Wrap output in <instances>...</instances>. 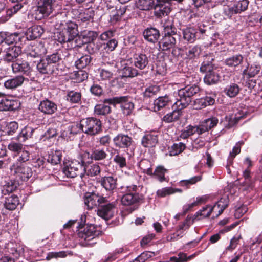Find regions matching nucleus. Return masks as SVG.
Instances as JSON below:
<instances>
[{"mask_svg":"<svg viewBox=\"0 0 262 262\" xmlns=\"http://www.w3.org/2000/svg\"><path fill=\"white\" fill-rule=\"evenodd\" d=\"M55 37L61 43H67L69 49L81 47L84 43L79 35L78 25L72 21L67 22L63 28L56 33Z\"/></svg>","mask_w":262,"mask_h":262,"instance_id":"obj_1","label":"nucleus"},{"mask_svg":"<svg viewBox=\"0 0 262 262\" xmlns=\"http://www.w3.org/2000/svg\"><path fill=\"white\" fill-rule=\"evenodd\" d=\"M101 233L95 225H87L83 229L81 228L79 231L78 237L82 246H92L97 243L98 237Z\"/></svg>","mask_w":262,"mask_h":262,"instance_id":"obj_2","label":"nucleus"},{"mask_svg":"<svg viewBox=\"0 0 262 262\" xmlns=\"http://www.w3.org/2000/svg\"><path fill=\"white\" fill-rule=\"evenodd\" d=\"M177 29L170 23H166L163 25V31L162 32V38L159 42V46L163 51H166L173 48L176 43V38L173 35H177Z\"/></svg>","mask_w":262,"mask_h":262,"instance_id":"obj_3","label":"nucleus"},{"mask_svg":"<svg viewBox=\"0 0 262 262\" xmlns=\"http://www.w3.org/2000/svg\"><path fill=\"white\" fill-rule=\"evenodd\" d=\"M62 52L58 51L48 55L41 59L37 64L38 70L42 74H48L54 71V68L62 60Z\"/></svg>","mask_w":262,"mask_h":262,"instance_id":"obj_4","label":"nucleus"},{"mask_svg":"<svg viewBox=\"0 0 262 262\" xmlns=\"http://www.w3.org/2000/svg\"><path fill=\"white\" fill-rule=\"evenodd\" d=\"M79 126L83 133L90 136L97 135L102 130L101 121L94 117L82 119Z\"/></svg>","mask_w":262,"mask_h":262,"instance_id":"obj_5","label":"nucleus"},{"mask_svg":"<svg viewBox=\"0 0 262 262\" xmlns=\"http://www.w3.org/2000/svg\"><path fill=\"white\" fill-rule=\"evenodd\" d=\"M54 0H38L36 9L35 10V18L40 20L48 17L54 8Z\"/></svg>","mask_w":262,"mask_h":262,"instance_id":"obj_6","label":"nucleus"},{"mask_svg":"<svg viewBox=\"0 0 262 262\" xmlns=\"http://www.w3.org/2000/svg\"><path fill=\"white\" fill-rule=\"evenodd\" d=\"M104 103L113 104H120L121 107L125 115H129L134 108V105L130 99L126 96L115 97L105 99Z\"/></svg>","mask_w":262,"mask_h":262,"instance_id":"obj_7","label":"nucleus"},{"mask_svg":"<svg viewBox=\"0 0 262 262\" xmlns=\"http://www.w3.org/2000/svg\"><path fill=\"white\" fill-rule=\"evenodd\" d=\"M137 187L135 185L126 186L127 192L123 195L121 199V202L123 205L129 206L139 202L143 199V195L138 193H133L136 191Z\"/></svg>","mask_w":262,"mask_h":262,"instance_id":"obj_8","label":"nucleus"},{"mask_svg":"<svg viewBox=\"0 0 262 262\" xmlns=\"http://www.w3.org/2000/svg\"><path fill=\"white\" fill-rule=\"evenodd\" d=\"M83 168L76 159H73L64 162L62 171L69 178H75L79 174L82 178L83 174L80 172V170H83Z\"/></svg>","mask_w":262,"mask_h":262,"instance_id":"obj_9","label":"nucleus"},{"mask_svg":"<svg viewBox=\"0 0 262 262\" xmlns=\"http://www.w3.org/2000/svg\"><path fill=\"white\" fill-rule=\"evenodd\" d=\"M248 0L235 1L224 8V14L228 17H231L233 14L240 13L245 11L248 6Z\"/></svg>","mask_w":262,"mask_h":262,"instance_id":"obj_10","label":"nucleus"},{"mask_svg":"<svg viewBox=\"0 0 262 262\" xmlns=\"http://www.w3.org/2000/svg\"><path fill=\"white\" fill-rule=\"evenodd\" d=\"M10 170L11 173L16 179L23 181H26L31 177L33 172L31 167L27 164H23L16 166H10Z\"/></svg>","mask_w":262,"mask_h":262,"instance_id":"obj_11","label":"nucleus"},{"mask_svg":"<svg viewBox=\"0 0 262 262\" xmlns=\"http://www.w3.org/2000/svg\"><path fill=\"white\" fill-rule=\"evenodd\" d=\"M14 5L6 10V14L4 17V21H8L14 14L21 10L25 5L28 4L29 0H9Z\"/></svg>","mask_w":262,"mask_h":262,"instance_id":"obj_12","label":"nucleus"},{"mask_svg":"<svg viewBox=\"0 0 262 262\" xmlns=\"http://www.w3.org/2000/svg\"><path fill=\"white\" fill-rule=\"evenodd\" d=\"M115 202L102 203L98 205L97 214L98 216L107 220L113 216L114 209L115 207Z\"/></svg>","mask_w":262,"mask_h":262,"instance_id":"obj_13","label":"nucleus"},{"mask_svg":"<svg viewBox=\"0 0 262 262\" xmlns=\"http://www.w3.org/2000/svg\"><path fill=\"white\" fill-rule=\"evenodd\" d=\"M84 202L88 209H91L94 207L106 203L105 198L98 196L94 193H86L84 196Z\"/></svg>","mask_w":262,"mask_h":262,"instance_id":"obj_14","label":"nucleus"},{"mask_svg":"<svg viewBox=\"0 0 262 262\" xmlns=\"http://www.w3.org/2000/svg\"><path fill=\"white\" fill-rule=\"evenodd\" d=\"M4 53L5 54L3 56L4 60L9 62H13L21 54V48L19 45H14L6 48Z\"/></svg>","mask_w":262,"mask_h":262,"instance_id":"obj_15","label":"nucleus"},{"mask_svg":"<svg viewBox=\"0 0 262 262\" xmlns=\"http://www.w3.org/2000/svg\"><path fill=\"white\" fill-rule=\"evenodd\" d=\"M171 1H164L163 2L155 3L153 8L154 14L157 17H162L167 15L171 11L170 5L169 2Z\"/></svg>","mask_w":262,"mask_h":262,"instance_id":"obj_16","label":"nucleus"},{"mask_svg":"<svg viewBox=\"0 0 262 262\" xmlns=\"http://www.w3.org/2000/svg\"><path fill=\"white\" fill-rule=\"evenodd\" d=\"M213 59L212 58H208L206 61H204L200 67V71L203 73L207 74L204 77V82H217V80L212 78L213 66L211 63Z\"/></svg>","mask_w":262,"mask_h":262,"instance_id":"obj_17","label":"nucleus"},{"mask_svg":"<svg viewBox=\"0 0 262 262\" xmlns=\"http://www.w3.org/2000/svg\"><path fill=\"white\" fill-rule=\"evenodd\" d=\"M5 36L6 45L21 46L26 41L25 36L21 33L5 32Z\"/></svg>","mask_w":262,"mask_h":262,"instance_id":"obj_18","label":"nucleus"},{"mask_svg":"<svg viewBox=\"0 0 262 262\" xmlns=\"http://www.w3.org/2000/svg\"><path fill=\"white\" fill-rule=\"evenodd\" d=\"M113 141L114 145L120 148L129 147L133 142L130 137L123 134H119L113 138Z\"/></svg>","mask_w":262,"mask_h":262,"instance_id":"obj_19","label":"nucleus"},{"mask_svg":"<svg viewBox=\"0 0 262 262\" xmlns=\"http://www.w3.org/2000/svg\"><path fill=\"white\" fill-rule=\"evenodd\" d=\"M150 56L143 53H136L133 56V62L135 67L140 69H145L149 62Z\"/></svg>","mask_w":262,"mask_h":262,"instance_id":"obj_20","label":"nucleus"},{"mask_svg":"<svg viewBox=\"0 0 262 262\" xmlns=\"http://www.w3.org/2000/svg\"><path fill=\"white\" fill-rule=\"evenodd\" d=\"M158 142V135L152 132L145 133L141 139V145L145 148L154 147Z\"/></svg>","mask_w":262,"mask_h":262,"instance_id":"obj_21","label":"nucleus"},{"mask_svg":"<svg viewBox=\"0 0 262 262\" xmlns=\"http://www.w3.org/2000/svg\"><path fill=\"white\" fill-rule=\"evenodd\" d=\"M143 35L146 41L154 43L158 41L160 33L159 30L155 27H148L144 30Z\"/></svg>","mask_w":262,"mask_h":262,"instance_id":"obj_22","label":"nucleus"},{"mask_svg":"<svg viewBox=\"0 0 262 262\" xmlns=\"http://www.w3.org/2000/svg\"><path fill=\"white\" fill-rule=\"evenodd\" d=\"M11 67L14 73L27 74L30 70L29 63L25 60L21 59H16L12 63Z\"/></svg>","mask_w":262,"mask_h":262,"instance_id":"obj_23","label":"nucleus"},{"mask_svg":"<svg viewBox=\"0 0 262 262\" xmlns=\"http://www.w3.org/2000/svg\"><path fill=\"white\" fill-rule=\"evenodd\" d=\"M44 29L40 25H33L28 29L26 32L27 38L30 40H34L37 38H40L43 33Z\"/></svg>","mask_w":262,"mask_h":262,"instance_id":"obj_24","label":"nucleus"},{"mask_svg":"<svg viewBox=\"0 0 262 262\" xmlns=\"http://www.w3.org/2000/svg\"><path fill=\"white\" fill-rule=\"evenodd\" d=\"M29 151L25 148L17 154H13V157L16 158L15 161L11 166H16L27 164V162L30 158Z\"/></svg>","mask_w":262,"mask_h":262,"instance_id":"obj_25","label":"nucleus"},{"mask_svg":"<svg viewBox=\"0 0 262 262\" xmlns=\"http://www.w3.org/2000/svg\"><path fill=\"white\" fill-rule=\"evenodd\" d=\"M101 186L107 191H113L117 187V178L112 176H104L100 179Z\"/></svg>","mask_w":262,"mask_h":262,"instance_id":"obj_26","label":"nucleus"},{"mask_svg":"<svg viewBox=\"0 0 262 262\" xmlns=\"http://www.w3.org/2000/svg\"><path fill=\"white\" fill-rule=\"evenodd\" d=\"M218 123V119L215 117H212L205 120L201 124L198 126L199 135L208 131L211 128L216 125Z\"/></svg>","mask_w":262,"mask_h":262,"instance_id":"obj_27","label":"nucleus"},{"mask_svg":"<svg viewBox=\"0 0 262 262\" xmlns=\"http://www.w3.org/2000/svg\"><path fill=\"white\" fill-rule=\"evenodd\" d=\"M47 50L42 42L37 43L31 47L28 55L33 57H39L45 54Z\"/></svg>","mask_w":262,"mask_h":262,"instance_id":"obj_28","label":"nucleus"},{"mask_svg":"<svg viewBox=\"0 0 262 262\" xmlns=\"http://www.w3.org/2000/svg\"><path fill=\"white\" fill-rule=\"evenodd\" d=\"M39 110L45 114H52L57 110V105L54 102L46 100L41 101Z\"/></svg>","mask_w":262,"mask_h":262,"instance_id":"obj_29","label":"nucleus"},{"mask_svg":"<svg viewBox=\"0 0 262 262\" xmlns=\"http://www.w3.org/2000/svg\"><path fill=\"white\" fill-rule=\"evenodd\" d=\"M81 15L78 16V21L81 23L88 24L90 21H93L95 15V11L93 8H86L82 10Z\"/></svg>","mask_w":262,"mask_h":262,"instance_id":"obj_30","label":"nucleus"},{"mask_svg":"<svg viewBox=\"0 0 262 262\" xmlns=\"http://www.w3.org/2000/svg\"><path fill=\"white\" fill-rule=\"evenodd\" d=\"M244 57L241 54H238L229 57L225 60V64L231 68H235L241 65L243 61Z\"/></svg>","mask_w":262,"mask_h":262,"instance_id":"obj_31","label":"nucleus"},{"mask_svg":"<svg viewBox=\"0 0 262 262\" xmlns=\"http://www.w3.org/2000/svg\"><path fill=\"white\" fill-rule=\"evenodd\" d=\"M126 11V7L125 6H120L116 7L115 11L112 12L110 15V20L113 24H115L119 21L122 16L125 14Z\"/></svg>","mask_w":262,"mask_h":262,"instance_id":"obj_32","label":"nucleus"},{"mask_svg":"<svg viewBox=\"0 0 262 262\" xmlns=\"http://www.w3.org/2000/svg\"><path fill=\"white\" fill-rule=\"evenodd\" d=\"M19 204V200L16 195H11L5 198L4 206L8 210H14Z\"/></svg>","mask_w":262,"mask_h":262,"instance_id":"obj_33","label":"nucleus"},{"mask_svg":"<svg viewBox=\"0 0 262 262\" xmlns=\"http://www.w3.org/2000/svg\"><path fill=\"white\" fill-rule=\"evenodd\" d=\"M168 170L166 169L163 166L159 165L156 167L154 171H152V176L154 177L160 182L166 181L167 179L165 176Z\"/></svg>","mask_w":262,"mask_h":262,"instance_id":"obj_34","label":"nucleus"},{"mask_svg":"<svg viewBox=\"0 0 262 262\" xmlns=\"http://www.w3.org/2000/svg\"><path fill=\"white\" fill-rule=\"evenodd\" d=\"M92 58L91 55L86 54L78 59L75 63V66L78 69H82L89 66L92 62Z\"/></svg>","mask_w":262,"mask_h":262,"instance_id":"obj_35","label":"nucleus"},{"mask_svg":"<svg viewBox=\"0 0 262 262\" xmlns=\"http://www.w3.org/2000/svg\"><path fill=\"white\" fill-rule=\"evenodd\" d=\"M62 156V152L60 150L52 149L49 152L47 161L53 165H56L60 162Z\"/></svg>","mask_w":262,"mask_h":262,"instance_id":"obj_36","label":"nucleus"},{"mask_svg":"<svg viewBox=\"0 0 262 262\" xmlns=\"http://www.w3.org/2000/svg\"><path fill=\"white\" fill-rule=\"evenodd\" d=\"M17 107V102L14 100L3 99L0 101V111L14 110Z\"/></svg>","mask_w":262,"mask_h":262,"instance_id":"obj_37","label":"nucleus"},{"mask_svg":"<svg viewBox=\"0 0 262 262\" xmlns=\"http://www.w3.org/2000/svg\"><path fill=\"white\" fill-rule=\"evenodd\" d=\"M170 102V99L166 95L164 96L159 97L154 102V110L155 112L159 111L161 108L165 107L168 105Z\"/></svg>","mask_w":262,"mask_h":262,"instance_id":"obj_38","label":"nucleus"},{"mask_svg":"<svg viewBox=\"0 0 262 262\" xmlns=\"http://www.w3.org/2000/svg\"><path fill=\"white\" fill-rule=\"evenodd\" d=\"M81 165L83 168V171H85V166L87 163L91 162L93 159H91V153L88 151H83L80 153L76 159Z\"/></svg>","mask_w":262,"mask_h":262,"instance_id":"obj_39","label":"nucleus"},{"mask_svg":"<svg viewBox=\"0 0 262 262\" xmlns=\"http://www.w3.org/2000/svg\"><path fill=\"white\" fill-rule=\"evenodd\" d=\"M215 208V206H212L210 205H207L205 207H203L202 210H199L195 213L194 215L195 219H197V220H199L209 217Z\"/></svg>","mask_w":262,"mask_h":262,"instance_id":"obj_40","label":"nucleus"},{"mask_svg":"<svg viewBox=\"0 0 262 262\" xmlns=\"http://www.w3.org/2000/svg\"><path fill=\"white\" fill-rule=\"evenodd\" d=\"M33 131L34 130L32 127L28 126H25L17 136V139L20 142H25L32 136Z\"/></svg>","mask_w":262,"mask_h":262,"instance_id":"obj_41","label":"nucleus"},{"mask_svg":"<svg viewBox=\"0 0 262 262\" xmlns=\"http://www.w3.org/2000/svg\"><path fill=\"white\" fill-rule=\"evenodd\" d=\"M154 5L153 0H138L136 2L137 7L142 10H149Z\"/></svg>","mask_w":262,"mask_h":262,"instance_id":"obj_42","label":"nucleus"},{"mask_svg":"<svg viewBox=\"0 0 262 262\" xmlns=\"http://www.w3.org/2000/svg\"><path fill=\"white\" fill-rule=\"evenodd\" d=\"M19 183L15 180H10L3 186L2 192L3 193L6 194L14 191L18 186Z\"/></svg>","mask_w":262,"mask_h":262,"instance_id":"obj_43","label":"nucleus"},{"mask_svg":"<svg viewBox=\"0 0 262 262\" xmlns=\"http://www.w3.org/2000/svg\"><path fill=\"white\" fill-rule=\"evenodd\" d=\"M107 154L103 149H94L91 152V159L95 161L102 160L106 158Z\"/></svg>","mask_w":262,"mask_h":262,"instance_id":"obj_44","label":"nucleus"},{"mask_svg":"<svg viewBox=\"0 0 262 262\" xmlns=\"http://www.w3.org/2000/svg\"><path fill=\"white\" fill-rule=\"evenodd\" d=\"M111 112V107L105 104H97L94 108V113L97 115H105Z\"/></svg>","mask_w":262,"mask_h":262,"instance_id":"obj_45","label":"nucleus"},{"mask_svg":"<svg viewBox=\"0 0 262 262\" xmlns=\"http://www.w3.org/2000/svg\"><path fill=\"white\" fill-rule=\"evenodd\" d=\"M139 166L144 173L149 176L152 175V164L150 161L146 159L143 160L140 162Z\"/></svg>","mask_w":262,"mask_h":262,"instance_id":"obj_46","label":"nucleus"},{"mask_svg":"<svg viewBox=\"0 0 262 262\" xmlns=\"http://www.w3.org/2000/svg\"><path fill=\"white\" fill-rule=\"evenodd\" d=\"M196 133L199 134L198 126L189 125L181 131V138H187Z\"/></svg>","mask_w":262,"mask_h":262,"instance_id":"obj_47","label":"nucleus"},{"mask_svg":"<svg viewBox=\"0 0 262 262\" xmlns=\"http://www.w3.org/2000/svg\"><path fill=\"white\" fill-rule=\"evenodd\" d=\"M83 171L84 173H86L88 176L94 177L100 174L101 168L99 164L95 163L91 165L87 170L85 169V171Z\"/></svg>","mask_w":262,"mask_h":262,"instance_id":"obj_48","label":"nucleus"},{"mask_svg":"<svg viewBox=\"0 0 262 262\" xmlns=\"http://www.w3.org/2000/svg\"><path fill=\"white\" fill-rule=\"evenodd\" d=\"M202 178V176L200 175L193 177L188 180H181V187H186V188H188L190 185L195 184L200 181Z\"/></svg>","mask_w":262,"mask_h":262,"instance_id":"obj_49","label":"nucleus"},{"mask_svg":"<svg viewBox=\"0 0 262 262\" xmlns=\"http://www.w3.org/2000/svg\"><path fill=\"white\" fill-rule=\"evenodd\" d=\"M260 69V67L259 65L252 64L250 67H248L247 69L244 70V73L248 75L250 77H252L258 73Z\"/></svg>","mask_w":262,"mask_h":262,"instance_id":"obj_50","label":"nucleus"},{"mask_svg":"<svg viewBox=\"0 0 262 262\" xmlns=\"http://www.w3.org/2000/svg\"><path fill=\"white\" fill-rule=\"evenodd\" d=\"M195 37V31L193 28H187L183 31L184 39L189 42H193Z\"/></svg>","mask_w":262,"mask_h":262,"instance_id":"obj_51","label":"nucleus"},{"mask_svg":"<svg viewBox=\"0 0 262 262\" xmlns=\"http://www.w3.org/2000/svg\"><path fill=\"white\" fill-rule=\"evenodd\" d=\"M72 79H76L77 82H83L88 78V74L85 71L80 70L74 72L71 76Z\"/></svg>","mask_w":262,"mask_h":262,"instance_id":"obj_52","label":"nucleus"},{"mask_svg":"<svg viewBox=\"0 0 262 262\" xmlns=\"http://www.w3.org/2000/svg\"><path fill=\"white\" fill-rule=\"evenodd\" d=\"M8 148L9 150L13 152V154H17L25 148L23 147V144L20 143L11 142L8 145Z\"/></svg>","mask_w":262,"mask_h":262,"instance_id":"obj_53","label":"nucleus"},{"mask_svg":"<svg viewBox=\"0 0 262 262\" xmlns=\"http://www.w3.org/2000/svg\"><path fill=\"white\" fill-rule=\"evenodd\" d=\"M182 93L187 96L191 97L193 95L195 94L199 91V87L196 85L192 86H187L184 89H181Z\"/></svg>","mask_w":262,"mask_h":262,"instance_id":"obj_54","label":"nucleus"},{"mask_svg":"<svg viewBox=\"0 0 262 262\" xmlns=\"http://www.w3.org/2000/svg\"><path fill=\"white\" fill-rule=\"evenodd\" d=\"M70 253L68 251H61L59 252H51L49 253L46 259L50 260L52 258H64Z\"/></svg>","mask_w":262,"mask_h":262,"instance_id":"obj_55","label":"nucleus"},{"mask_svg":"<svg viewBox=\"0 0 262 262\" xmlns=\"http://www.w3.org/2000/svg\"><path fill=\"white\" fill-rule=\"evenodd\" d=\"M137 71L130 67H124L122 72V77H133L137 75Z\"/></svg>","mask_w":262,"mask_h":262,"instance_id":"obj_56","label":"nucleus"},{"mask_svg":"<svg viewBox=\"0 0 262 262\" xmlns=\"http://www.w3.org/2000/svg\"><path fill=\"white\" fill-rule=\"evenodd\" d=\"M225 92L230 97H235L239 92L238 86L235 83H233L226 89Z\"/></svg>","mask_w":262,"mask_h":262,"instance_id":"obj_57","label":"nucleus"},{"mask_svg":"<svg viewBox=\"0 0 262 262\" xmlns=\"http://www.w3.org/2000/svg\"><path fill=\"white\" fill-rule=\"evenodd\" d=\"M18 124L15 121L8 123L6 125V130L8 135H13L18 129Z\"/></svg>","mask_w":262,"mask_h":262,"instance_id":"obj_58","label":"nucleus"},{"mask_svg":"<svg viewBox=\"0 0 262 262\" xmlns=\"http://www.w3.org/2000/svg\"><path fill=\"white\" fill-rule=\"evenodd\" d=\"M67 97L68 101L72 103H77L80 100L81 94L77 92L70 91L68 93Z\"/></svg>","mask_w":262,"mask_h":262,"instance_id":"obj_59","label":"nucleus"},{"mask_svg":"<svg viewBox=\"0 0 262 262\" xmlns=\"http://www.w3.org/2000/svg\"><path fill=\"white\" fill-rule=\"evenodd\" d=\"M241 238V236L239 235L237 237H233L230 242L229 245L226 247L225 252L232 251L233 249L236 248L239 243V239Z\"/></svg>","mask_w":262,"mask_h":262,"instance_id":"obj_60","label":"nucleus"},{"mask_svg":"<svg viewBox=\"0 0 262 262\" xmlns=\"http://www.w3.org/2000/svg\"><path fill=\"white\" fill-rule=\"evenodd\" d=\"M155 71L157 74L164 75L166 72V64L164 62L158 61L156 64Z\"/></svg>","mask_w":262,"mask_h":262,"instance_id":"obj_61","label":"nucleus"},{"mask_svg":"<svg viewBox=\"0 0 262 262\" xmlns=\"http://www.w3.org/2000/svg\"><path fill=\"white\" fill-rule=\"evenodd\" d=\"M174 191L171 187H164L157 191L156 194L159 197H165L172 194Z\"/></svg>","mask_w":262,"mask_h":262,"instance_id":"obj_62","label":"nucleus"},{"mask_svg":"<svg viewBox=\"0 0 262 262\" xmlns=\"http://www.w3.org/2000/svg\"><path fill=\"white\" fill-rule=\"evenodd\" d=\"M104 49L107 52H112L114 51L118 45V41L115 39H110L106 43L104 44Z\"/></svg>","mask_w":262,"mask_h":262,"instance_id":"obj_63","label":"nucleus"},{"mask_svg":"<svg viewBox=\"0 0 262 262\" xmlns=\"http://www.w3.org/2000/svg\"><path fill=\"white\" fill-rule=\"evenodd\" d=\"M113 160L121 168L126 166V158L122 155L118 154L114 157Z\"/></svg>","mask_w":262,"mask_h":262,"instance_id":"obj_64","label":"nucleus"}]
</instances>
